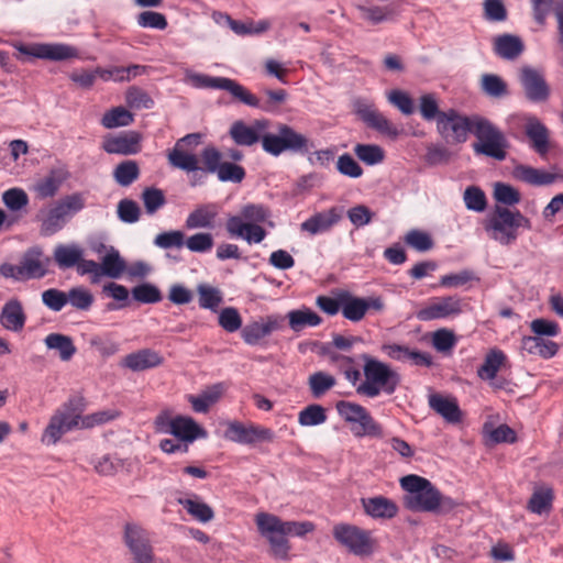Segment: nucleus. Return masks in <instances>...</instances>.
Listing matches in <instances>:
<instances>
[{
    "label": "nucleus",
    "instance_id": "1",
    "mask_svg": "<svg viewBox=\"0 0 563 563\" xmlns=\"http://www.w3.org/2000/svg\"><path fill=\"white\" fill-rule=\"evenodd\" d=\"M400 486L406 492L405 506L412 511L449 512L456 503L443 496L427 478L410 474L400 478Z\"/></svg>",
    "mask_w": 563,
    "mask_h": 563
},
{
    "label": "nucleus",
    "instance_id": "2",
    "mask_svg": "<svg viewBox=\"0 0 563 563\" xmlns=\"http://www.w3.org/2000/svg\"><path fill=\"white\" fill-rule=\"evenodd\" d=\"M269 216L268 209L262 205H245L242 207L240 214L228 218L227 232L230 236L243 239L249 244L261 243L267 233L260 223L265 222Z\"/></svg>",
    "mask_w": 563,
    "mask_h": 563
},
{
    "label": "nucleus",
    "instance_id": "3",
    "mask_svg": "<svg viewBox=\"0 0 563 563\" xmlns=\"http://www.w3.org/2000/svg\"><path fill=\"white\" fill-rule=\"evenodd\" d=\"M362 360L365 380L357 386L356 393L369 398H375L380 393L394 394L400 383V375L389 365L367 354H363Z\"/></svg>",
    "mask_w": 563,
    "mask_h": 563
},
{
    "label": "nucleus",
    "instance_id": "4",
    "mask_svg": "<svg viewBox=\"0 0 563 563\" xmlns=\"http://www.w3.org/2000/svg\"><path fill=\"white\" fill-rule=\"evenodd\" d=\"M531 229V222L519 210L512 211L507 207L496 206L487 220L486 230L490 238L503 245L517 240L518 229Z\"/></svg>",
    "mask_w": 563,
    "mask_h": 563
},
{
    "label": "nucleus",
    "instance_id": "5",
    "mask_svg": "<svg viewBox=\"0 0 563 563\" xmlns=\"http://www.w3.org/2000/svg\"><path fill=\"white\" fill-rule=\"evenodd\" d=\"M85 207V197L76 192L58 200L52 208L40 216L41 232L52 235L64 228L68 220Z\"/></svg>",
    "mask_w": 563,
    "mask_h": 563
},
{
    "label": "nucleus",
    "instance_id": "6",
    "mask_svg": "<svg viewBox=\"0 0 563 563\" xmlns=\"http://www.w3.org/2000/svg\"><path fill=\"white\" fill-rule=\"evenodd\" d=\"M258 532L269 544V553L278 560L289 559L290 543L288 533L283 528V520L268 512H258L255 516Z\"/></svg>",
    "mask_w": 563,
    "mask_h": 563
},
{
    "label": "nucleus",
    "instance_id": "7",
    "mask_svg": "<svg viewBox=\"0 0 563 563\" xmlns=\"http://www.w3.org/2000/svg\"><path fill=\"white\" fill-rule=\"evenodd\" d=\"M474 135L478 139L473 144L475 153L498 161L506 158L507 140L505 135L488 120L475 115Z\"/></svg>",
    "mask_w": 563,
    "mask_h": 563
},
{
    "label": "nucleus",
    "instance_id": "8",
    "mask_svg": "<svg viewBox=\"0 0 563 563\" xmlns=\"http://www.w3.org/2000/svg\"><path fill=\"white\" fill-rule=\"evenodd\" d=\"M261 142L263 150L274 156L283 152H306L308 151L309 140L296 132L287 124H278L277 133H262Z\"/></svg>",
    "mask_w": 563,
    "mask_h": 563
},
{
    "label": "nucleus",
    "instance_id": "9",
    "mask_svg": "<svg viewBox=\"0 0 563 563\" xmlns=\"http://www.w3.org/2000/svg\"><path fill=\"white\" fill-rule=\"evenodd\" d=\"M189 82L196 88H212L228 91L238 101L253 108L261 107L256 96L251 93L236 80L227 77H212L203 74L191 73L187 76Z\"/></svg>",
    "mask_w": 563,
    "mask_h": 563
},
{
    "label": "nucleus",
    "instance_id": "10",
    "mask_svg": "<svg viewBox=\"0 0 563 563\" xmlns=\"http://www.w3.org/2000/svg\"><path fill=\"white\" fill-rule=\"evenodd\" d=\"M335 408L340 417L352 424L351 430L355 437H382L380 426L363 406L341 400L336 402Z\"/></svg>",
    "mask_w": 563,
    "mask_h": 563
},
{
    "label": "nucleus",
    "instance_id": "11",
    "mask_svg": "<svg viewBox=\"0 0 563 563\" xmlns=\"http://www.w3.org/2000/svg\"><path fill=\"white\" fill-rule=\"evenodd\" d=\"M78 411L75 409L73 398L59 406L43 431L41 441L46 445H55L64 434L77 430Z\"/></svg>",
    "mask_w": 563,
    "mask_h": 563
},
{
    "label": "nucleus",
    "instance_id": "12",
    "mask_svg": "<svg viewBox=\"0 0 563 563\" xmlns=\"http://www.w3.org/2000/svg\"><path fill=\"white\" fill-rule=\"evenodd\" d=\"M335 541L351 553L364 556L374 551L375 541L371 531L350 523H338L332 529Z\"/></svg>",
    "mask_w": 563,
    "mask_h": 563
},
{
    "label": "nucleus",
    "instance_id": "13",
    "mask_svg": "<svg viewBox=\"0 0 563 563\" xmlns=\"http://www.w3.org/2000/svg\"><path fill=\"white\" fill-rule=\"evenodd\" d=\"M123 542L131 554V563H154L155 554L147 531L137 523L124 526Z\"/></svg>",
    "mask_w": 563,
    "mask_h": 563
},
{
    "label": "nucleus",
    "instance_id": "14",
    "mask_svg": "<svg viewBox=\"0 0 563 563\" xmlns=\"http://www.w3.org/2000/svg\"><path fill=\"white\" fill-rule=\"evenodd\" d=\"M201 141V133H190L179 139L173 150L167 153L169 165L187 173L200 169L198 156L192 153V150H195Z\"/></svg>",
    "mask_w": 563,
    "mask_h": 563
},
{
    "label": "nucleus",
    "instance_id": "15",
    "mask_svg": "<svg viewBox=\"0 0 563 563\" xmlns=\"http://www.w3.org/2000/svg\"><path fill=\"white\" fill-rule=\"evenodd\" d=\"M353 109L358 119L369 129L379 134L396 140L400 130L388 118H386L373 102L365 99H356Z\"/></svg>",
    "mask_w": 563,
    "mask_h": 563
},
{
    "label": "nucleus",
    "instance_id": "16",
    "mask_svg": "<svg viewBox=\"0 0 563 563\" xmlns=\"http://www.w3.org/2000/svg\"><path fill=\"white\" fill-rule=\"evenodd\" d=\"M463 299L459 296L433 297L416 312L420 321L455 318L463 312Z\"/></svg>",
    "mask_w": 563,
    "mask_h": 563
},
{
    "label": "nucleus",
    "instance_id": "17",
    "mask_svg": "<svg viewBox=\"0 0 563 563\" xmlns=\"http://www.w3.org/2000/svg\"><path fill=\"white\" fill-rule=\"evenodd\" d=\"M475 128V117L461 115L454 109L445 111L441 114L437 130L444 137L456 143H463L467 139L468 132H473Z\"/></svg>",
    "mask_w": 563,
    "mask_h": 563
},
{
    "label": "nucleus",
    "instance_id": "18",
    "mask_svg": "<svg viewBox=\"0 0 563 563\" xmlns=\"http://www.w3.org/2000/svg\"><path fill=\"white\" fill-rule=\"evenodd\" d=\"M224 438L241 444H254L257 442L273 441L274 432L267 428L254 424L245 426L238 421H231L228 423Z\"/></svg>",
    "mask_w": 563,
    "mask_h": 563
},
{
    "label": "nucleus",
    "instance_id": "19",
    "mask_svg": "<svg viewBox=\"0 0 563 563\" xmlns=\"http://www.w3.org/2000/svg\"><path fill=\"white\" fill-rule=\"evenodd\" d=\"M519 80L530 101L544 102L549 99L550 87L539 70L525 66L520 70Z\"/></svg>",
    "mask_w": 563,
    "mask_h": 563
},
{
    "label": "nucleus",
    "instance_id": "20",
    "mask_svg": "<svg viewBox=\"0 0 563 563\" xmlns=\"http://www.w3.org/2000/svg\"><path fill=\"white\" fill-rule=\"evenodd\" d=\"M157 430L164 433H170L183 441H194L202 429L190 417L178 416L170 420L158 418L156 420Z\"/></svg>",
    "mask_w": 563,
    "mask_h": 563
},
{
    "label": "nucleus",
    "instance_id": "21",
    "mask_svg": "<svg viewBox=\"0 0 563 563\" xmlns=\"http://www.w3.org/2000/svg\"><path fill=\"white\" fill-rule=\"evenodd\" d=\"M283 327L284 318L279 314H271L246 324L242 329L241 335L245 343L255 345L262 339L268 336L274 331L280 330Z\"/></svg>",
    "mask_w": 563,
    "mask_h": 563
},
{
    "label": "nucleus",
    "instance_id": "22",
    "mask_svg": "<svg viewBox=\"0 0 563 563\" xmlns=\"http://www.w3.org/2000/svg\"><path fill=\"white\" fill-rule=\"evenodd\" d=\"M19 51L25 55L49 60H65L78 56L77 49L67 44H34L20 46Z\"/></svg>",
    "mask_w": 563,
    "mask_h": 563
},
{
    "label": "nucleus",
    "instance_id": "23",
    "mask_svg": "<svg viewBox=\"0 0 563 563\" xmlns=\"http://www.w3.org/2000/svg\"><path fill=\"white\" fill-rule=\"evenodd\" d=\"M269 126V121L262 119L255 120L252 125H246L243 121L234 122L230 128V136L242 146H252L261 141L262 133Z\"/></svg>",
    "mask_w": 563,
    "mask_h": 563
},
{
    "label": "nucleus",
    "instance_id": "24",
    "mask_svg": "<svg viewBox=\"0 0 563 563\" xmlns=\"http://www.w3.org/2000/svg\"><path fill=\"white\" fill-rule=\"evenodd\" d=\"M343 216V209L332 207L328 210L317 212L300 224L303 232L310 235L324 233L331 230L333 225L339 223Z\"/></svg>",
    "mask_w": 563,
    "mask_h": 563
},
{
    "label": "nucleus",
    "instance_id": "25",
    "mask_svg": "<svg viewBox=\"0 0 563 563\" xmlns=\"http://www.w3.org/2000/svg\"><path fill=\"white\" fill-rule=\"evenodd\" d=\"M26 316L21 301L16 298L8 300L0 313L1 325L12 332H20L25 324Z\"/></svg>",
    "mask_w": 563,
    "mask_h": 563
},
{
    "label": "nucleus",
    "instance_id": "26",
    "mask_svg": "<svg viewBox=\"0 0 563 563\" xmlns=\"http://www.w3.org/2000/svg\"><path fill=\"white\" fill-rule=\"evenodd\" d=\"M429 406L445 421L457 423L462 419V412L454 397L441 394H431L428 399Z\"/></svg>",
    "mask_w": 563,
    "mask_h": 563
},
{
    "label": "nucleus",
    "instance_id": "27",
    "mask_svg": "<svg viewBox=\"0 0 563 563\" xmlns=\"http://www.w3.org/2000/svg\"><path fill=\"white\" fill-rule=\"evenodd\" d=\"M162 363L163 357L158 352L151 349H142L128 354L121 364L133 372H141L159 366Z\"/></svg>",
    "mask_w": 563,
    "mask_h": 563
},
{
    "label": "nucleus",
    "instance_id": "28",
    "mask_svg": "<svg viewBox=\"0 0 563 563\" xmlns=\"http://www.w3.org/2000/svg\"><path fill=\"white\" fill-rule=\"evenodd\" d=\"M362 505L366 515L375 519H391L398 514V506L384 496L363 498Z\"/></svg>",
    "mask_w": 563,
    "mask_h": 563
},
{
    "label": "nucleus",
    "instance_id": "29",
    "mask_svg": "<svg viewBox=\"0 0 563 563\" xmlns=\"http://www.w3.org/2000/svg\"><path fill=\"white\" fill-rule=\"evenodd\" d=\"M493 49L500 58L514 60L522 54L525 44L517 35L501 34L494 38Z\"/></svg>",
    "mask_w": 563,
    "mask_h": 563
},
{
    "label": "nucleus",
    "instance_id": "30",
    "mask_svg": "<svg viewBox=\"0 0 563 563\" xmlns=\"http://www.w3.org/2000/svg\"><path fill=\"white\" fill-rule=\"evenodd\" d=\"M218 212V207L213 203L198 206L188 214L185 225L189 230L211 229L214 227V220Z\"/></svg>",
    "mask_w": 563,
    "mask_h": 563
},
{
    "label": "nucleus",
    "instance_id": "31",
    "mask_svg": "<svg viewBox=\"0 0 563 563\" xmlns=\"http://www.w3.org/2000/svg\"><path fill=\"white\" fill-rule=\"evenodd\" d=\"M512 176L531 186H547L555 180L554 174L522 164L515 166Z\"/></svg>",
    "mask_w": 563,
    "mask_h": 563
},
{
    "label": "nucleus",
    "instance_id": "32",
    "mask_svg": "<svg viewBox=\"0 0 563 563\" xmlns=\"http://www.w3.org/2000/svg\"><path fill=\"white\" fill-rule=\"evenodd\" d=\"M526 134L532 142V147L544 155L549 150V131L536 117H529L526 121Z\"/></svg>",
    "mask_w": 563,
    "mask_h": 563
},
{
    "label": "nucleus",
    "instance_id": "33",
    "mask_svg": "<svg viewBox=\"0 0 563 563\" xmlns=\"http://www.w3.org/2000/svg\"><path fill=\"white\" fill-rule=\"evenodd\" d=\"M102 148L109 154L133 155L140 152V144L136 136L123 135L106 139Z\"/></svg>",
    "mask_w": 563,
    "mask_h": 563
},
{
    "label": "nucleus",
    "instance_id": "34",
    "mask_svg": "<svg viewBox=\"0 0 563 563\" xmlns=\"http://www.w3.org/2000/svg\"><path fill=\"white\" fill-rule=\"evenodd\" d=\"M48 260H42V253L35 250L29 251L20 261L25 279L42 278L46 275Z\"/></svg>",
    "mask_w": 563,
    "mask_h": 563
},
{
    "label": "nucleus",
    "instance_id": "35",
    "mask_svg": "<svg viewBox=\"0 0 563 563\" xmlns=\"http://www.w3.org/2000/svg\"><path fill=\"white\" fill-rule=\"evenodd\" d=\"M100 265L101 277L119 278L126 269V263L121 257L119 251L110 246L107 254L102 257Z\"/></svg>",
    "mask_w": 563,
    "mask_h": 563
},
{
    "label": "nucleus",
    "instance_id": "36",
    "mask_svg": "<svg viewBox=\"0 0 563 563\" xmlns=\"http://www.w3.org/2000/svg\"><path fill=\"white\" fill-rule=\"evenodd\" d=\"M289 327L292 331L299 332L306 327H317L321 323V317L310 308L291 310L287 313Z\"/></svg>",
    "mask_w": 563,
    "mask_h": 563
},
{
    "label": "nucleus",
    "instance_id": "37",
    "mask_svg": "<svg viewBox=\"0 0 563 563\" xmlns=\"http://www.w3.org/2000/svg\"><path fill=\"white\" fill-rule=\"evenodd\" d=\"M521 346L529 354L539 355L543 358H551L559 351V345L555 342L539 336L523 338Z\"/></svg>",
    "mask_w": 563,
    "mask_h": 563
},
{
    "label": "nucleus",
    "instance_id": "38",
    "mask_svg": "<svg viewBox=\"0 0 563 563\" xmlns=\"http://www.w3.org/2000/svg\"><path fill=\"white\" fill-rule=\"evenodd\" d=\"M177 501L192 518L200 522H209L214 517L212 508L208 504L201 501L197 495H192L191 497L186 498H178Z\"/></svg>",
    "mask_w": 563,
    "mask_h": 563
},
{
    "label": "nucleus",
    "instance_id": "39",
    "mask_svg": "<svg viewBox=\"0 0 563 563\" xmlns=\"http://www.w3.org/2000/svg\"><path fill=\"white\" fill-rule=\"evenodd\" d=\"M361 18L371 24H379L383 22L391 21L396 14L393 5H364L357 4Z\"/></svg>",
    "mask_w": 563,
    "mask_h": 563
},
{
    "label": "nucleus",
    "instance_id": "40",
    "mask_svg": "<svg viewBox=\"0 0 563 563\" xmlns=\"http://www.w3.org/2000/svg\"><path fill=\"white\" fill-rule=\"evenodd\" d=\"M44 342L49 350L57 351L59 358L64 362L69 361L77 351L71 338L65 334L51 333Z\"/></svg>",
    "mask_w": 563,
    "mask_h": 563
},
{
    "label": "nucleus",
    "instance_id": "41",
    "mask_svg": "<svg viewBox=\"0 0 563 563\" xmlns=\"http://www.w3.org/2000/svg\"><path fill=\"white\" fill-rule=\"evenodd\" d=\"M82 255V249L76 244H59L54 250V260L60 268H70L76 266Z\"/></svg>",
    "mask_w": 563,
    "mask_h": 563
},
{
    "label": "nucleus",
    "instance_id": "42",
    "mask_svg": "<svg viewBox=\"0 0 563 563\" xmlns=\"http://www.w3.org/2000/svg\"><path fill=\"white\" fill-rule=\"evenodd\" d=\"M65 179L66 175L62 170H52L35 184L34 190L41 198H51L58 191Z\"/></svg>",
    "mask_w": 563,
    "mask_h": 563
},
{
    "label": "nucleus",
    "instance_id": "43",
    "mask_svg": "<svg viewBox=\"0 0 563 563\" xmlns=\"http://www.w3.org/2000/svg\"><path fill=\"white\" fill-rule=\"evenodd\" d=\"M113 179L122 187L132 185L140 177V167L135 161H124L113 169Z\"/></svg>",
    "mask_w": 563,
    "mask_h": 563
},
{
    "label": "nucleus",
    "instance_id": "44",
    "mask_svg": "<svg viewBox=\"0 0 563 563\" xmlns=\"http://www.w3.org/2000/svg\"><path fill=\"white\" fill-rule=\"evenodd\" d=\"M506 360L500 350H492L485 357L483 365L478 368L477 375L482 379L493 380Z\"/></svg>",
    "mask_w": 563,
    "mask_h": 563
},
{
    "label": "nucleus",
    "instance_id": "45",
    "mask_svg": "<svg viewBox=\"0 0 563 563\" xmlns=\"http://www.w3.org/2000/svg\"><path fill=\"white\" fill-rule=\"evenodd\" d=\"M197 292L199 295V306L203 309L216 311L222 303V292L213 286L199 284L197 286Z\"/></svg>",
    "mask_w": 563,
    "mask_h": 563
},
{
    "label": "nucleus",
    "instance_id": "46",
    "mask_svg": "<svg viewBox=\"0 0 563 563\" xmlns=\"http://www.w3.org/2000/svg\"><path fill=\"white\" fill-rule=\"evenodd\" d=\"M419 112L423 120L439 122L441 114L445 111H441L439 107V98L435 93H424L419 98Z\"/></svg>",
    "mask_w": 563,
    "mask_h": 563
},
{
    "label": "nucleus",
    "instance_id": "47",
    "mask_svg": "<svg viewBox=\"0 0 563 563\" xmlns=\"http://www.w3.org/2000/svg\"><path fill=\"white\" fill-rule=\"evenodd\" d=\"M133 122V114L123 107H117L106 112L101 123L107 129L128 126Z\"/></svg>",
    "mask_w": 563,
    "mask_h": 563
},
{
    "label": "nucleus",
    "instance_id": "48",
    "mask_svg": "<svg viewBox=\"0 0 563 563\" xmlns=\"http://www.w3.org/2000/svg\"><path fill=\"white\" fill-rule=\"evenodd\" d=\"M354 154L366 165H376L384 161L385 151L376 144H356Z\"/></svg>",
    "mask_w": 563,
    "mask_h": 563
},
{
    "label": "nucleus",
    "instance_id": "49",
    "mask_svg": "<svg viewBox=\"0 0 563 563\" xmlns=\"http://www.w3.org/2000/svg\"><path fill=\"white\" fill-rule=\"evenodd\" d=\"M342 314L345 319L357 322L366 314L365 298L347 297L342 301Z\"/></svg>",
    "mask_w": 563,
    "mask_h": 563
},
{
    "label": "nucleus",
    "instance_id": "50",
    "mask_svg": "<svg viewBox=\"0 0 563 563\" xmlns=\"http://www.w3.org/2000/svg\"><path fill=\"white\" fill-rule=\"evenodd\" d=\"M132 297L141 303H157L163 299L162 292L155 285L143 283L132 288Z\"/></svg>",
    "mask_w": 563,
    "mask_h": 563
},
{
    "label": "nucleus",
    "instance_id": "51",
    "mask_svg": "<svg viewBox=\"0 0 563 563\" xmlns=\"http://www.w3.org/2000/svg\"><path fill=\"white\" fill-rule=\"evenodd\" d=\"M482 90L489 97L500 98L507 95V84L497 75L485 74L481 79Z\"/></svg>",
    "mask_w": 563,
    "mask_h": 563
},
{
    "label": "nucleus",
    "instance_id": "52",
    "mask_svg": "<svg viewBox=\"0 0 563 563\" xmlns=\"http://www.w3.org/2000/svg\"><path fill=\"white\" fill-rule=\"evenodd\" d=\"M387 100L405 115H411L415 112L413 99L406 91L393 89L387 93Z\"/></svg>",
    "mask_w": 563,
    "mask_h": 563
},
{
    "label": "nucleus",
    "instance_id": "53",
    "mask_svg": "<svg viewBox=\"0 0 563 563\" xmlns=\"http://www.w3.org/2000/svg\"><path fill=\"white\" fill-rule=\"evenodd\" d=\"M67 302L78 310H88L93 303L92 294L84 287H73L66 294Z\"/></svg>",
    "mask_w": 563,
    "mask_h": 563
},
{
    "label": "nucleus",
    "instance_id": "54",
    "mask_svg": "<svg viewBox=\"0 0 563 563\" xmlns=\"http://www.w3.org/2000/svg\"><path fill=\"white\" fill-rule=\"evenodd\" d=\"M335 385L333 376L324 373L317 372L309 377V387L313 397L319 398Z\"/></svg>",
    "mask_w": 563,
    "mask_h": 563
},
{
    "label": "nucleus",
    "instance_id": "55",
    "mask_svg": "<svg viewBox=\"0 0 563 563\" xmlns=\"http://www.w3.org/2000/svg\"><path fill=\"white\" fill-rule=\"evenodd\" d=\"M325 410L320 405H310L302 409L298 416V422L305 427L318 426L325 422Z\"/></svg>",
    "mask_w": 563,
    "mask_h": 563
},
{
    "label": "nucleus",
    "instance_id": "56",
    "mask_svg": "<svg viewBox=\"0 0 563 563\" xmlns=\"http://www.w3.org/2000/svg\"><path fill=\"white\" fill-rule=\"evenodd\" d=\"M125 102L132 109H150L154 101L150 95L141 88L130 87L125 93Z\"/></svg>",
    "mask_w": 563,
    "mask_h": 563
},
{
    "label": "nucleus",
    "instance_id": "57",
    "mask_svg": "<svg viewBox=\"0 0 563 563\" xmlns=\"http://www.w3.org/2000/svg\"><path fill=\"white\" fill-rule=\"evenodd\" d=\"M142 200L146 213L154 214L166 203V198L163 190L154 187L145 188L142 192Z\"/></svg>",
    "mask_w": 563,
    "mask_h": 563
},
{
    "label": "nucleus",
    "instance_id": "58",
    "mask_svg": "<svg viewBox=\"0 0 563 563\" xmlns=\"http://www.w3.org/2000/svg\"><path fill=\"white\" fill-rule=\"evenodd\" d=\"M213 236L208 232H198L185 239L186 247L195 253H206L213 247Z\"/></svg>",
    "mask_w": 563,
    "mask_h": 563
},
{
    "label": "nucleus",
    "instance_id": "59",
    "mask_svg": "<svg viewBox=\"0 0 563 563\" xmlns=\"http://www.w3.org/2000/svg\"><path fill=\"white\" fill-rule=\"evenodd\" d=\"M494 198L505 206H515L520 201V192L512 186L497 183L494 187Z\"/></svg>",
    "mask_w": 563,
    "mask_h": 563
},
{
    "label": "nucleus",
    "instance_id": "60",
    "mask_svg": "<svg viewBox=\"0 0 563 563\" xmlns=\"http://www.w3.org/2000/svg\"><path fill=\"white\" fill-rule=\"evenodd\" d=\"M117 213L122 222L135 223L140 219L141 209L134 200L125 198L119 201Z\"/></svg>",
    "mask_w": 563,
    "mask_h": 563
},
{
    "label": "nucleus",
    "instance_id": "61",
    "mask_svg": "<svg viewBox=\"0 0 563 563\" xmlns=\"http://www.w3.org/2000/svg\"><path fill=\"white\" fill-rule=\"evenodd\" d=\"M154 244L164 250L180 249L185 244V234L179 230L163 232L155 236Z\"/></svg>",
    "mask_w": 563,
    "mask_h": 563
},
{
    "label": "nucleus",
    "instance_id": "62",
    "mask_svg": "<svg viewBox=\"0 0 563 563\" xmlns=\"http://www.w3.org/2000/svg\"><path fill=\"white\" fill-rule=\"evenodd\" d=\"M405 242L419 252H427L433 247L431 236L420 230H410L405 236Z\"/></svg>",
    "mask_w": 563,
    "mask_h": 563
},
{
    "label": "nucleus",
    "instance_id": "63",
    "mask_svg": "<svg viewBox=\"0 0 563 563\" xmlns=\"http://www.w3.org/2000/svg\"><path fill=\"white\" fill-rule=\"evenodd\" d=\"M216 174L219 180L223 183H241L245 177V170L242 166L229 162L222 163Z\"/></svg>",
    "mask_w": 563,
    "mask_h": 563
},
{
    "label": "nucleus",
    "instance_id": "64",
    "mask_svg": "<svg viewBox=\"0 0 563 563\" xmlns=\"http://www.w3.org/2000/svg\"><path fill=\"white\" fill-rule=\"evenodd\" d=\"M3 203L12 211H19L29 202V197L23 189L11 188L2 195Z\"/></svg>",
    "mask_w": 563,
    "mask_h": 563
}]
</instances>
